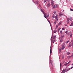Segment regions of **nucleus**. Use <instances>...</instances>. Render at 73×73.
Instances as JSON below:
<instances>
[{"mask_svg": "<svg viewBox=\"0 0 73 73\" xmlns=\"http://www.w3.org/2000/svg\"><path fill=\"white\" fill-rule=\"evenodd\" d=\"M68 72V70L67 69H64L62 71V73H65L66 72Z\"/></svg>", "mask_w": 73, "mask_h": 73, "instance_id": "1", "label": "nucleus"}, {"mask_svg": "<svg viewBox=\"0 0 73 73\" xmlns=\"http://www.w3.org/2000/svg\"><path fill=\"white\" fill-rule=\"evenodd\" d=\"M65 48V45H64V44H62V50H64V49Z\"/></svg>", "mask_w": 73, "mask_h": 73, "instance_id": "2", "label": "nucleus"}, {"mask_svg": "<svg viewBox=\"0 0 73 73\" xmlns=\"http://www.w3.org/2000/svg\"><path fill=\"white\" fill-rule=\"evenodd\" d=\"M54 0H51V5L52 6L54 4Z\"/></svg>", "mask_w": 73, "mask_h": 73, "instance_id": "3", "label": "nucleus"}, {"mask_svg": "<svg viewBox=\"0 0 73 73\" xmlns=\"http://www.w3.org/2000/svg\"><path fill=\"white\" fill-rule=\"evenodd\" d=\"M58 7V6L57 5H55L54 6H53V8L54 9V8H56Z\"/></svg>", "mask_w": 73, "mask_h": 73, "instance_id": "4", "label": "nucleus"}, {"mask_svg": "<svg viewBox=\"0 0 73 73\" xmlns=\"http://www.w3.org/2000/svg\"><path fill=\"white\" fill-rule=\"evenodd\" d=\"M43 14L44 15V16L45 18L46 19H47L46 17V16H47V14L46 13L45 14V13H43Z\"/></svg>", "mask_w": 73, "mask_h": 73, "instance_id": "5", "label": "nucleus"}, {"mask_svg": "<svg viewBox=\"0 0 73 73\" xmlns=\"http://www.w3.org/2000/svg\"><path fill=\"white\" fill-rule=\"evenodd\" d=\"M50 63H51V64L53 66V61L50 60Z\"/></svg>", "mask_w": 73, "mask_h": 73, "instance_id": "6", "label": "nucleus"}, {"mask_svg": "<svg viewBox=\"0 0 73 73\" xmlns=\"http://www.w3.org/2000/svg\"><path fill=\"white\" fill-rule=\"evenodd\" d=\"M60 42H62L63 41V38H61L60 39Z\"/></svg>", "mask_w": 73, "mask_h": 73, "instance_id": "7", "label": "nucleus"}, {"mask_svg": "<svg viewBox=\"0 0 73 73\" xmlns=\"http://www.w3.org/2000/svg\"><path fill=\"white\" fill-rule=\"evenodd\" d=\"M47 6L48 7H50V3H48L47 5Z\"/></svg>", "mask_w": 73, "mask_h": 73, "instance_id": "8", "label": "nucleus"}, {"mask_svg": "<svg viewBox=\"0 0 73 73\" xmlns=\"http://www.w3.org/2000/svg\"><path fill=\"white\" fill-rule=\"evenodd\" d=\"M72 46V44H71L70 43L69 44V45L68 46V47L69 48H70V47H71Z\"/></svg>", "mask_w": 73, "mask_h": 73, "instance_id": "9", "label": "nucleus"}, {"mask_svg": "<svg viewBox=\"0 0 73 73\" xmlns=\"http://www.w3.org/2000/svg\"><path fill=\"white\" fill-rule=\"evenodd\" d=\"M58 15H56V16L55 17V19H57L58 18Z\"/></svg>", "mask_w": 73, "mask_h": 73, "instance_id": "10", "label": "nucleus"}, {"mask_svg": "<svg viewBox=\"0 0 73 73\" xmlns=\"http://www.w3.org/2000/svg\"><path fill=\"white\" fill-rule=\"evenodd\" d=\"M68 63H66L65 64L63 65V66H67L68 65Z\"/></svg>", "mask_w": 73, "mask_h": 73, "instance_id": "11", "label": "nucleus"}, {"mask_svg": "<svg viewBox=\"0 0 73 73\" xmlns=\"http://www.w3.org/2000/svg\"><path fill=\"white\" fill-rule=\"evenodd\" d=\"M67 24H69V19H67Z\"/></svg>", "mask_w": 73, "mask_h": 73, "instance_id": "12", "label": "nucleus"}, {"mask_svg": "<svg viewBox=\"0 0 73 73\" xmlns=\"http://www.w3.org/2000/svg\"><path fill=\"white\" fill-rule=\"evenodd\" d=\"M40 9V11L42 12L43 13H45V12H44V11H43V10H42V9Z\"/></svg>", "mask_w": 73, "mask_h": 73, "instance_id": "13", "label": "nucleus"}, {"mask_svg": "<svg viewBox=\"0 0 73 73\" xmlns=\"http://www.w3.org/2000/svg\"><path fill=\"white\" fill-rule=\"evenodd\" d=\"M64 36H65V35H62L61 36V38H63V37H64Z\"/></svg>", "mask_w": 73, "mask_h": 73, "instance_id": "14", "label": "nucleus"}, {"mask_svg": "<svg viewBox=\"0 0 73 73\" xmlns=\"http://www.w3.org/2000/svg\"><path fill=\"white\" fill-rule=\"evenodd\" d=\"M61 48H60L59 50V52L60 53H61Z\"/></svg>", "mask_w": 73, "mask_h": 73, "instance_id": "15", "label": "nucleus"}, {"mask_svg": "<svg viewBox=\"0 0 73 73\" xmlns=\"http://www.w3.org/2000/svg\"><path fill=\"white\" fill-rule=\"evenodd\" d=\"M68 55V54H70V52H68L66 53Z\"/></svg>", "mask_w": 73, "mask_h": 73, "instance_id": "16", "label": "nucleus"}, {"mask_svg": "<svg viewBox=\"0 0 73 73\" xmlns=\"http://www.w3.org/2000/svg\"><path fill=\"white\" fill-rule=\"evenodd\" d=\"M56 35L54 36L53 37V39H55V38H56Z\"/></svg>", "mask_w": 73, "mask_h": 73, "instance_id": "17", "label": "nucleus"}, {"mask_svg": "<svg viewBox=\"0 0 73 73\" xmlns=\"http://www.w3.org/2000/svg\"><path fill=\"white\" fill-rule=\"evenodd\" d=\"M73 21L72 23L71 24V25H70V26H73Z\"/></svg>", "mask_w": 73, "mask_h": 73, "instance_id": "18", "label": "nucleus"}, {"mask_svg": "<svg viewBox=\"0 0 73 73\" xmlns=\"http://www.w3.org/2000/svg\"><path fill=\"white\" fill-rule=\"evenodd\" d=\"M68 20H70V21H71V20H72V18H68Z\"/></svg>", "mask_w": 73, "mask_h": 73, "instance_id": "19", "label": "nucleus"}, {"mask_svg": "<svg viewBox=\"0 0 73 73\" xmlns=\"http://www.w3.org/2000/svg\"><path fill=\"white\" fill-rule=\"evenodd\" d=\"M56 32H57V30H54V33H56Z\"/></svg>", "mask_w": 73, "mask_h": 73, "instance_id": "20", "label": "nucleus"}, {"mask_svg": "<svg viewBox=\"0 0 73 73\" xmlns=\"http://www.w3.org/2000/svg\"><path fill=\"white\" fill-rule=\"evenodd\" d=\"M60 67H62V64L60 63Z\"/></svg>", "mask_w": 73, "mask_h": 73, "instance_id": "21", "label": "nucleus"}, {"mask_svg": "<svg viewBox=\"0 0 73 73\" xmlns=\"http://www.w3.org/2000/svg\"><path fill=\"white\" fill-rule=\"evenodd\" d=\"M60 33L61 35H62V31H60Z\"/></svg>", "mask_w": 73, "mask_h": 73, "instance_id": "22", "label": "nucleus"}, {"mask_svg": "<svg viewBox=\"0 0 73 73\" xmlns=\"http://www.w3.org/2000/svg\"><path fill=\"white\" fill-rule=\"evenodd\" d=\"M50 54H52V49H50Z\"/></svg>", "mask_w": 73, "mask_h": 73, "instance_id": "23", "label": "nucleus"}, {"mask_svg": "<svg viewBox=\"0 0 73 73\" xmlns=\"http://www.w3.org/2000/svg\"><path fill=\"white\" fill-rule=\"evenodd\" d=\"M70 37H72V34H71L70 35Z\"/></svg>", "mask_w": 73, "mask_h": 73, "instance_id": "24", "label": "nucleus"}, {"mask_svg": "<svg viewBox=\"0 0 73 73\" xmlns=\"http://www.w3.org/2000/svg\"><path fill=\"white\" fill-rule=\"evenodd\" d=\"M62 15H64L63 14H60L59 15V16H61Z\"/></svg>", "mask_w": 73, "mask_h": 73, "instance_id": "25", "label": "nucleus"}, {"mask_svg": "<svg viewBox=\"0 0 73 73\" xmlns=\"http://www.w3.org/2000/svg\"><path fill=\"white\" fill-rule=\"evenodd\" d=\"M61 24V22H59V23L58 25H60Z\"/></svg>", "mask_w": 73, "mask_h": 73, "instance_id": "26", "label": "nucleus"}, {"mask_svg": "<svg viewBox=\"0 0 73 73\" xmlns=\"http://www.w3.org/2000/svg\"><path fill=\"white\" fill-rule=\"evenodd\" d=\"M71 46L73 47V42L71 43Z\"/></svg>", "mask_w": 73, "mask_h": 73, "instance_id": "27", "label": "nucleus"}, {"mask_svg": "<svg viewBox=\"0 0 73 73\" xmlns=\"http://www.w3.org/2000/svg\"><path fill=\"white\" fill-rule=\"evenodd\" d=\"M67 57L68 58H71L72 57L70 56H68Z\"/></svg>", "mask_w": 73, "mask_h": 73, "instance_id": "28", "label": "nucleus"}, {"mask_svg": "<svg viewBox=\"0 0 73 73\" xmlns=\"http://www.w3.org/2000/svg\"><path fill=\"white\" fill-rule=\"evenodd\" d=\"M35 3L36 4H38V2H37V1Z\"/></svg>", "mask_w": 73, "mask_h": 73, "instance_id": "29", "label": "nucleus"}, {"mask_svg": "<svg viewBox=\"0 0 73 73\" xmlns=\"http://www.w3.org/2000/svg\"><path fill=\"white\" fill-rule=\"evenodd\" d=\"M69 42V40H68L66 42V44H67V43H68Z\"/></svg>", "mask_w": 73, "mask_h": 73, "instance_id": "30", "label": "nucleus"}, {"mask_svg": "<svg viewBox=\"0 0 73 73\" xmlns=\"http://www.w3.org/2000/svg\"><path fill=\"white\" fill-rule=\"evenodd\" d=\"M70 68L68 69H67V72L68 71H69V70H70Z\"/></svg>", "mask_w": 73, "mask_h": 73, "instance_id": "31", "label": "nucleus"}, {"mask_svg": "<svg viewBox=\"0 0 73 73\" xmlns=\"http://www.w3.org/2000/svg\"><path fill=\"white\" fill-rule=\"evenodd\" d=\"M56 41V40H53V42H54L53 43H54V42H55V41Z\"/></svg>", "mask_w": 73, "mask_h": 73, "instance_id": "32", "label": "nucleus"}, {"mask_svg": "<svg viewBox=\"0 0 73 73\" xmlns=\"http://www.w3.org/2000/svg\"><path fill=\"white\" fill-rule=\"evenodd\" d=\"M46 2V1H45V0H44V3H45Z\"/></svg>", "mask_w": 73, "mask_h": 73, "instance_id": "33", "label": "nucleus"}, {"mask_svg": "<svg viewBox=\"0 0 73 73\" xmlns=\"http://www.w3.org/2000/svg\"><path fill=\"white\" fill-rule=\"evenodd\" d=\"M56 11H54V14H56Z\"/></svg>", "mask_w": 73, "mask_h": 73, "instance_id": "34", "label": "nucleus"}, {"mask_svg": "<svg viewBox=\"0 0 73 73\" xmlns=\"http://www.w3.org/2000/svg\"><path fill=\"white\" fill-rule=\"evenodd\" d=\"M70 62H71V61H70L69 62H68V63H67V64H70Z\"/></svg>", "mask_w": 73, "mask_h": 73, "instance_id": "35", "label": "nucleus"}, {"mask_svg": "<svg viewBox=\"0 0 73 73\" xmlns=\"http://www.w3.org/2000/svg\"><path fill=\"white\" fill-rule=\"evenodd\" d=\"M58 21V19H57L56 20V21Z\"/></svg>", "mask_w": 73, "mask_h": 73, "instance_id": "36", "label": "nucleus"}, {"mask_svg": "<svg viewBox=\"0 0 73 73\" xmlns=\"http://www.w3.org/2000/svg\"><path fill=\"white\" fill-rule=\"evenodd\" d=\"M70 10L71 11H73V10L72 9H70Z\"/></svg>", "mask_w": 73, "mask_h": 73, "instance_id": "37", "label": "nucleus"}, {"mask_svg": "<svg viewBox=\"0 0 73 73\" xmlns=\"http://www.w3.org/2000/svg\"><path fill=\"white\" fill-rule=\"evenodd\" d=\"M48 22L49 23V24H50V22L49 21V20L48 21Z\"/></svg>", "mask_w": 73, "mask_h": 73, "instance_id": "38", "label": "nucleus"}, {"mask_svg": "<svg viewBox=\"0 0 73 73\" xmlns=\"http://www.w3.org/2000/svg\"><path fill=\"white\" fill-rule=\"evenodd\" d=\"M71 57H72V58H73V54L71 55Z\"/></svg>", "mask_w": 73, "mask_h": 73, "instance_id": "39", "label": "nucleus"}, {"mask_svg": "<svg viewBox=\"0 0 73 73\" xmlns=\"http://www.w3.org/2000/svg\"><path fill=\"white\" fill-rule=\"evenodd\" d=\"M46 17H47L48 18V17H49V16L48 15H47L46 16Z\"/></svg>", "mask_w": 73, "mask_h": 73, "instance_id": "40", "label": "nucleus"}, {"mask_svg": "<svg viewBox=\"0 0 73 73\" xmlns=\"http://www.w3.org/2000/svg\"><path fill=\"white\" fill-rule=\"evenodd\" d=\"M56 21H55V22H54V23L55 24H56Z\"/></svg>", "mask_w": 73, "mask_h": 73, "instance_id": "41", "label": "nucleus"}, {"mask_svg": "<svg viewBox=\"0 0 73 73\" xmlns=\"http://www.w3.org/2000/svg\"><path fill=\"white\" fill-rule=\"evenodd\" d=\"M65 33H68V32H67V31L65 32Z\"/></svg>", "mask_w": 73, "mask_h": 73, "instance_id": "42", "label": "nucleus"}, {"mask_svg": "<svg viewBox=\"0 0 73 73\" xmlns=\"http://www.w3.org/2000/svg\"><path fill=\"white\" fill-rule=\"evenodd\" d=\"M58 28V26H57L56 27V28Z\"/></svg>", "mask_w": 73, "mask_h": 73, "instance_id": "43", "label": "nucleus"}, {"mask_svg": "<svg viewBox=\"0 0 73 73\" xmlns=\"http://www.w3.org/2000/svg\"><path fill=\"white\" fill-rule=\"evenodd\" d=\"M72 68H73V66H72V67H71L70 68V69H72Z\"/></svg>", "mask_w": 73, "mask_h": 73, "instance_id": "44", "label": "nucleus"}, {"mask_svg": "<svg viewBox=\"0 0 73 73\" xmlns=\"http://www.w3.org/2000/svg\"><path fill=\"white\" fill-rule=\"evenodd\" d=\"M64 28H62V31H63V30H64Z\"/></svg>", "mask_w": 73, "mask_h": 73, "instance_id": "45", "label": "nucleus"}, {"mask_svg": "<svg viewBox=\"0 0 73 73\" xmlns=\"http://www.w3.org/2000/svg\"><path fill=\"white\" fill-rule=\"evenodd\" d=\"M73 40H71V42H73Z\"/></svg>", "mask_w": 73, "mask_h": 73, "instance_id": "46", "label": "nucleus"}, {"mask_svg": "<svg viewBox=\"0 0 73 73\" xmlns=\"http://www.w3.org/2000/svg\"><path fill=\"white\" fill-rule=\"evenodd\" d=\"M60 29H58V32H59V31H60Z\"/></svg>", "mask_w": 73, "mask_h": 73, "instance_id": "47", "label": "nucleus"}, {"mask_svg": "<svg viewBox=\"0 0 73 73\" xmlns=\"http://www.w3.org/2000/svg\"><path fill=\"white\" fill-rule=\"evenodd\" d=\"M48 16H49V14H48Z\"/></svg>", "mask_w": 73, "mask_h": 73, "instance_id": "48", "label": "nucleus"}, {"mask_svg": "<svg viewBox=\"0 0 73 73\" xmlns=\"http://www.w3.org/2000/svg\"><path fill=\"white\" fill-rule=\"evenodd\" d=\"M52 18H53V19H54V17H53V16Z\"/></svg>", "mask_w": 73, "mask_h": 73, "instance_id": "49", "label": "nucleus"}, {"mask_svg": "<svg viewBox=\"0 0 73 73\" xmlns=\"http://www.w3.org/2000/svg\"><path fill=\"white\" fill-rule=\"evenodd\" d=\"M47 1H49V0H47Z\"/></svg>", "mask_w": 73, "mask_h": 73, "instance_id": "50", "label": "nucleus"}, {"mask_svg": "<svg viewBox=\"0 0 73 73\" xmlns=\"http://www.w3.org/2000/svg\"><path fill=\"white\" fill-rule=\"evenodd\" d=\"M57 29V28H55V29Z\"/></svg>", "mask_w": 73, "mask_h": 73, "instance_id": "51", "label": "nucleus"}, {"mask_svg": "<svg viewBox=\"0 0 73 73\" xmlns=\"http://www.w3.org/2000/svg\"><path fill=\"white\" fill-rule=\"evenodd\" d=\"M37 8L38 9V7H37Z\"/></svg>", "mask_w": 73, "mask_h": 73, "instance_id": "52", "label": "nucleus"}, {"mask_svg": "<svg viewBox=\"0 0 73 73\" xmlns=\"http://www.w3.org/2000/svg\"><path fill=\"white\" fill-rule=\"evenodd\" d=\"M39 6H40V7H41V5H39Z\"/></svg>", "mask_w": 73, "mask_h": 73, "instance_id": "53", "label": "nucleus"}, {"mask_svg": "<svg viewBox=\"0 0 73 73\" xmlns=\"http://www.w3.org/2000/svg\"><path fill=\"white\" fill-rule=\"evenodd\" d=\"M72 65H73V64H72Z\"/></svg>", "mask_w": 73, "mask_h": 73, "instance_id": "54", "label": "nucleus"}, {"mask_svg": "<svg viewBox=\"0 0 73 73\" xmlns=\"http://www.w3.org/2000/svg\"><path fill=\"white\" fill-rule=\"evenodd\" d=\"M50 48H51V46H50Z\"/></svg>", "mask_w": 73, "mask_h": 73, "instance_id": "55", "label": "nucleus"}, {"mask_svg": "<svg viewBox=\"0 0 73 73\" xmlns=\"http://www.w3.org/2000/svg\"><path fill=\"white\" fill-rule=\"evenodd\" d=\"M72 68H73V67H72Z\"/></svg>", "mask_w": 73, "mask_h": 73, "instance_id": "56", "label": "nucleus"}]
</instances>
